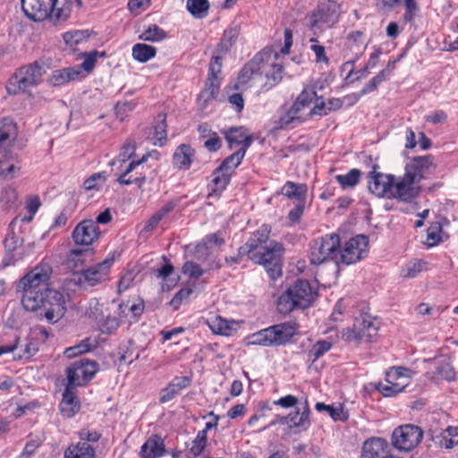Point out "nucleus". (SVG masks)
<instances>
[{"label": "nucleus", "instance_id": "48", "mask_svg": "<svg viewBox=\"0 0 458 458\" xmlns=\"http://www.w3.org/2000/svg\"><path fill=\"white\" fill-rule=\"evenodd\" d=\"M208 325L210 329L215 334L218 335H230L233 329V323H230L229 321L221 317L215 318L208 323Z\"/></svg>", "mask_w": 458, "mask_h": 458}, {"label": "nucleus", "instance_id": "5", "mask_svg": "<svg viewBox=\"0 0 458 458\" xmlns=\"http://www.w3.org/2000/svg\"><path fill=\"white\" fill-rule=\"evenodd\" d=\"M339 247L340 236L336 233L327 234L315 240L310 245V263L320 265L333 261L337 266Z\"/></svg>", "mask_w": 458, "mask_h": 458}, {"label": "nucleus", "instance_id": "50", "mask_svg": "<svg viewBox=\"0 0 458 458\" xmlns=\"http://www.w3.org/2000/svg\"><path fill=\"white\" fill-rule=\"evenodd\" d=\"M248 339L250 344L273 346L271 340V332L269 331L268 327L250 335L248 337Z\"/></svg>", "mask_w": 458, "mask_h": 458}, {"label": "nucleus", "instance_id": "45", "mask_svg": "<svg viewBox=\"0 0 458 458\" xmlns=\"http://www.w3.org/2000/svg\"><path fill=\"white\" fill-rule=\"evenodd\" d=\"M243 157L244 150L235 151L222 162V164L218 166L219 170H224L225 173H229L230 175H232L234 169H236L241 165Z\"/></svg>", "mask_w": 458, "mask_h": 458}, {"label": "nucleus", "instance_id": "2", "mask_svg": "<svg viewBox=\"0 0 458 458\" xmlns=\"http://www.w3.org/2000/svg\"><path fill=\"white\" fill-rule=\"evenodd\" d=\"M81 7V0H21L24 14L31 21L47 19L54 23L65 21L71 14L73 4Z\"/></svg>", "mask_w": 458, "mask_h": 458}, {"label": "nucleus", "instance_id": "12", "mask_svg": "<svg viewBox=\"0 0 458 458\" xmlns=\"http://www.w3.org/2000/svg\"><path fill=\"white\" fill-rule=\"evenodd\" d=\"M410 369L402 367L393 368L386 372L387 384L378 383L377 389L386 397L401 393L410 384Z\"/></svg>", "mask_w": 458, "mask_h": 458}, {"label": "nucleus", "instance_id": "37", "mask_svg": "<svg viewBox=\"0 0 458 458\" xmlns=\"http://www.w3.org/2000/svg\"><path fill=\"white\" fill-rule=\"evenodd\" d=\"M232 175L229 173H225L224 170H219L217 167L212 174V181L209 187L211 188V194L221 193L228 185Z\"/></svg>", "mask_w": 458, "mask_h": 458}, {"label": "nucleus", "instance_id": "40", "mask_svg": "<svg viewBox=\"0 0 458 458\" xmlns=\"http://www.w3.org/2000/svg\"><path fill=\"white\" fill-rule=\"evenodd\" d=\"M360 176V170L352 168L346 174L335 175V179L340 184V186L345 190L355 187L359 183Z\"/></svg>", "mask_w": 458, "mask_h": 458}, {"label": "nucleus", "instance_id": "3", "mask_svg": "<svg viewBox=\"0 0 458 458\" xmlns=\"http://www.w3.org/2000/svg\"><path fill=\"white\" fill-rule=\"evenodd\" d=\"M316 292L307 280H298L288 288L277 301V310L287 314L294 309H307L316 297Z\"/></svg>", "mask_w": 458, "mask_h": 458}, {"label": "nucleus", "instance_id": "27", "mask_svg": "<svg viewBox=\"0 0 458 458\" xmlns=\"http://www.w3.org/2000/svg\"><path fill=\"white\" fill-rule=\"evenodd\" d=\"M194 156L195 150L191 145L181 144L173 155L174 165L181 170H187L191 167Z\"/></svg>", "mask_w": 458, "mask_h": 458}, {"label": "nucleus", "instance_id": "38", "mask_svg": "<svg viewBox=\"0 0 458 458\" xmlns=\"http://www.w3.org/2000/svg\"><path fill=\"white\" fill-rule=\"evenodd\" d=\"M132 57L140 63H146L157 55V48L153 46L137 43L132 47Z\"/></svg>", "mask_w": 458, "mask_h": 458}, {"label": "nucleus", "instance_id": "22", "mask_svg": "<svg viewBox=\"0 0 458 458\" xmlns=\"http://www.w3.org/2000/svg\"><path fill=\"white\" fill-rule=\"evenodd\" d=\"M388 454V442L381 437H371L363 443L360 458H385Z\"/></svg>", "mask_w": 458, "mask_h": 458}, {"label": "nucleus", "instance_id": "24", "mask_svg": "<svg viewBox=\"0 0 458 458\" xmlns=\"http://www.w3.org/2000/svg\"><path fill=\"white\" fill-rule=\"evenodd\" d=\"M164 439L158 435L150 436L141 445L140 458H160L166 454Z\"/></svg>", "mask_w": 458, "mask_h": 458}, {"label": "nucleus", "instance_id": "57", "mask_svg": "<svg viewBox=\"0 0 458 458\" xmlns=\"http://www.w3.org/2000/svg\"><path fill=\"white\" fill-rule=\"evenodd\" d=\"M106 180L105 173H96L84 181L83 187L86 191L99 190Z\"/></svg>", "mask_w": 458, "mask_h": 458}, {"label": "nucleus", "instance_id": "31", "mask_svg": "<svg viewBox=\"0 0 458 458\" xmlns=\"http://www.w3.org/2000/svg\"><path fill=\"white\" fill-rule=\"evenodd\" d=\"M81 72L78 68L68 67L53 72L50 82L54 86H61L72 81H75L81 76Z\"/></svg>", "mask_w": 458, "mask_h": 458}, {"label": "nucleus", "instance_id": "36", "mask_svg": "<svg viewBox=\"0 0 458 458\" xmlns=\"http://www.w3.org/2000/svg\"><path fill=\"white\" fill-rule=\"evenodd\" d=\"M225 241L219 233L209 234L205 237L202 243L196 247L195 257L198 260H206L208 256V243H215L217 246L224 244Z\"/></svg>", "mask_w": 458, "mask_h": 458}, {"label": "nucleus", "instance_id": "17", "mask_svg": "<svg viewBox=\"0 0 458 458\" xmlns=\"http://www.w3.org/2000/svg\"><path fill=\"white\" fill-rule=\"evenodd\" d=\"M378 166H373V170L368 174L369 191L377 198H386L390 199V191L393 186L394 175L377 172Z\"/></svg>", "mask_w": 458, "mask_h": 458}, {"label": "nucleus", "instance_id": "35", "mask_svg": "<svg viewBox=\"0 0 458 458\" xmlns=\"http://www.w3.org/2000/svg\"><path fill=\"white\" fill-rule=\"evenodd\" d=\"M309 415L310 407L308 401H306L301 411L300 409H298L293 413L288 414L289 428H302L303 429H307L310 425Z\"/></svg>", "mask_w": 458, "mask_h": 458}, {"label": "nucleus", "instance_id": "64", "mask_svg": "<svg viewBox=\"0 0 458 458\" xmlns=\"http://www.w3.org/2000/svg\"><path fill=\"white\" fill-rule=\"evenodd\" d=\"M182 271L184 274L189 275L190 277L194 279L199 278L204 273V270L198 264L192 261H187L182 267Z\"/></svg>", "mask_w": 458, "mask_h": 458}, {"label": "nucleus", "instance_id": "34", "mask_svg": "<svg viewBox=\"0 0 458 458\" xmlns=\"http://www.w3.org/2000/svg\"><path fill=\"white\" fill-rule=\"evenodd\" d=\"M281 193L288 199H296L298 202L305 201L307 185L288 181L282 187Z\"/></svg>", "mask_w": 458, "mask_h": 458}, {"label": "nucleus", "instance_id": "11", "mask_svg": "<svg viewBox=\"0 0 458 458\" xmlns=\"http://www.w3.org/2000/svg\"><path fill=\"white\" fill-rule=\"evenodd\" d=\"M423 431L418 426L407 424L395 428L392 434V444L400 451H411L421 441Z\"/></svg>", "mask_w": 458, "mask_h": 458}, {"label": "nucleus", "instance_id": "8", "mask_svg": "<svg viewBox=\"0 0 458 458\" xmlns=\"http://www.w3.org/2000/svg\"><path fill=\"white\" fill-rule=\"evenodd\" d=\"M98 370L95 360L81 359L74 361L66 369L67 386L76 388L88 384Z\"/></svg>", "mask_w": 458, "mask_h": 458}, {"label": "nucleus", "instance_id": "33", "mask_svg": "<svg viewBox=\"0 0 458 458\" xmlns=\"http://www.w3.org/2000/svg\"><path fill=\"white\" fill-rule=\"evenodd\" d=\"M64 458H96L95 449L86 442L71 445L64 452Z\"/></svg>", "mask_w": 458, "mask_h": 458}, {"label": "nucleus", "instance_id": "15", "mask_svg": "<svg viewBox=\"0 0 458 458\" xmlns=\"http://www.w3.org/2000/svg\"><path fill=\"white\" fill-rule=\"evenodd\" d=\"M420 187L411 179L409 174L394 176L390 191V199L400 202L411 203L420 194Z\"/></svg>", "mask_w": 458, "mask_h": 458}, {"label": "nucleus", "instance_id": "55", "mask_svg": "<svg viewBox=\"0 0 458 458\" xmlns=\"http://www.w3.org/2000/svg\"><path fill=\"white\" fill-rule=\"evenodd\" d=\"M425 264L421 260H411L402 268L401 276L403 278L416 277L422 271Z\"/></svg>", "mask_w": 458, "mask_h": 458}, {"label": "nucleus", "instance_id": "46", "mask_svg": "<svg viewBox=\"0 0 458 458\" xmlns=\"http://www.w3.org/2000/svg\"><path fill=\"white\" fill-rule=\"evenodd\" d=\"M20 169L17 163L13 162V157H5L0 160V176L4 179H13Z\"/></svg>", "mask_w": 458, "mask_h": 458}, {"label": "nucleus", "instance_id": "39", "mask_svg": "<svg viewBox=\"0 0 458 458\" xmlns=\"http://www.w3.org/2000/svg\"><path fill=\"white\" fill-rule=\"evenodd\" d=\"M315 409L318 411H327L334 420L345 421L348 420V412L344 411L342 404L327 405L324 403H317Z\"/></svg>", "mask_w": 458, "mask_h": 458}, {"label": "nucleus", "instance_id": "20", "mask_svg": "<svg viewBox=\"0 0 458 458\" xmlns=\"http://www.w3.org/2000/svg\"><path fill=\"white\" fill-rule=\"evenodd\" d=\"M271 228L267 225H262L257 231L252 233L246 243L239 249L240 253H246L248 258L251 254L262 250L267 244Z\"/></svg>", "mask_w": 458, "mask_h": 458}, {"label": "nucleus", "instance_id": "19", "mask_svg": "<svg viewBox=\"0 0 458 458\" xmlns=\"http://www.w3.org/2000/svg\"><path fill=\"white\" fill-rule=\"evenodd\" d=\"M433 168L430 156L417 157L406 164L404 174H409L412 181L419 183L427 174L431 173Z\"/></svg>", "mask_w": 458, "mask_h": 458}, {"label": "nucleus", "instance_id": "54", "mask_svg": "<svg viewBox=\"0 0 458 458\" xmlns=\"http://www.w3.org/2000/svg\"><path fill=\"white\" fill-rule=\"evenodd\" d=\"M441 445L446 449L458 445V427L449 426L442 434Z\"/></svg>", "mask_w": 458, "mask_h": 458}, {"label": "nucleus", "instance_id": "10", "mask_svg": "<svg viewBox=\"0 0 458 458\" xmlns=\"http://www.w3.org/2000/svg\"><path fill=\"white\" fill-rule=\"evenodd\" d=\"M341 4L335 0L320 2L310 15V28L315 30L320 25L332 28L339 21Z\"/></svg>", "mask_w": 458, "mask_h": 458}, {"label": "nucleus", "instance_id": "61", "mask_svg": "<svg viewBox=\"0 0 458 458\" xmlns=\"http://www.w3.org/2000/svg\"><path fill=\"white\" fill-rule=\"evenodd\" d=\"M310 42L312 43L310 46V49L314 52L316 55V62L328 64L329 59L326 55L325 47L318 44V40L316 38H311L310 39Z\"/></svg>", "mask_w": 458, "mask_h": 458}, {"label": "nucleus", "instance_id": "14", "mask_svg": "<svg viewBox=\"0 0 458 458\" xmlns=\"http://www.w3.org/2000/svg\"><path fill=\"white\" fill-rule=\"evenodd\" d=\"M52 268L47 264H40L26 274L20 281L19 288L22 291H48L53 290L47 286Z\"/></svg>", "mask_w": 458, "mask_h": 458}, {"label": "nucleus", "instance_id": "9", "mask_svg": "<svg viewBox=\"0 0 458 458\" xmlns=\"http://www.w3.org/2000/svg\"><path fill=\"white\" fill-rule=\"evenodd\" d=\"M369 248V239L363 234L356 235L347 241L338 250V267L341 264L352 265L363 259Z\"/></svg>", "mask_w": 458, "mask_h": 458}, {"label": "nucleus", "instance_id": "58", "mask_svg": "<svg viewBox=\"0 0 458 458\" xmlns=\"http://www.w3.org/2000/svg\"><path fill=\"white\" fill-rule=\"evenodd\" d=\"M442 225L438 222L432 223L427 230V244L430 247L437 245L440 241Z\"/></svg>", "mask_w": 458, "mask_h": 458}, {"label": "nucleus", "instance_id": "29", "mask_svg": "<svg viewBox=\"0 0 458 458\" xmlns=\"http://www.w3.org/2000/svg\"><path fill=\"white\" fill-rule=\"evenodd\" d=\"M241 33V27L238 24L229 26L225 31L217 45L216 50L220 54L228 53L235 46Z\"/></svg>", "mask_w": 458, "mask_h": 458}, {"label": "nucleus", "instance_id": "43", "mask_svg": "<svg viewBox=\"0 0 458 458\" xmlns=\"http://www.w3.org/2000/svg\"><path fill=\"white\" fill-rule=\"evenodd\" d=\"M187 10L193 17L202 19L208 15L209 3L208 0H187Z\"/></svg>", "mask_w": 458, "mask_h": 458}, {"label": "nucleus", "instance_id": "23", "mask_svg": "<svg viewBox=\"0 0 458 458\" xmlns=\"http://www.w3.org/2000/svg\"><path fill=\"white\" fill-rule=\"evenodd\" d=\"M261 55H256L241 70L238 76L236 89H243L250 81H260L259 62Z\"/></svg>", "mask_w": 458, "mask_h": 458}, {"label": "nucleus", "instance_id": "6", "mask_svg": "<svg viewBox=\"0 0 458 458\" xmlns=\"http://www.w3.org/2000/svg\"><path fill=\"white\" fill-rule=\"evenodd\" d=\"M377 321L368 313H361L354 318L352 327L343 330L342 338L346 342H371L377 334Z\"/></svg>", "mask_w": 458, "mask_h": 458}, {"label": "nucleus", "instance_id": "44", "mask_svg": "<svg viewBox=\"0 0 458 458\" xmlns=\"http://www.w3.org/2000/svg\"><path fill=\"white\" fill-rule=\"evenodd\" d=\"M90 252L89 250L74 249L70 250L67 256V265L72 269H79L83 266L86 257L89 256Z\"/></svg>", "mask_w": 458, "mask_h": 458}, {"label": "nucleus", "instance_id": "56", "mask_svg": "<svg viewBox=\"0 0 458 458\" xmlns=\"http://www.w3.org/2000/svg\"><path fill=\"white\" fill-rule=\"evenodd\" d=\"M246 133V129L242 127L231 128L229 131H227L225 132V139L229 144L230 148L232 149L233 145H240L244 140Z\"/></svg>", "mask_w": 458, "mask_h": 458}, {"label": "nucleus", "instance_id": "28", "mask_svg": "<svg viewBox=\"0 0 458 458\" xmlns=\"http://www.w3.org/2000/svg\"><path fill=\"white\" fill-rule=\"evenodd\" d=\"M18 129L16 123L10 118L0 120V148L10 147L16 140Z\"/></svg>", "mask_w": 458, "mask_h": 458}, {"label": "nucleus", "instance_id": "16", "mask_svg": "<svg viewBox=\"0 0 458 458\" xmlns=\"http://www.w3.org/2000/svg\"><path fill=\"white\" fill-rule=\"evenodd\" d=\"M112 263L113 261L111 259H105L88 268H82L81 271L78 273L79 283L81 284L95 286L107 281L109 279Z\"/></svg>", "mask_w": 458, "mask_h": 458}, {"label": "nucleus", "instance_id": "18", "mask_svg": "<svg viewBox=\"0 0 458 458\" xmlns=\"http://www.w3.org/2000/svg\"><path fill=\"white\" fill-rule=\"evenodd\" d=\"M100 235V230L96 222L86 219L80 222L72 231V239L77 245L89 246L94 243Z\"/></svg>", "mask_w": 458, "mask_h": 458}, {"label": "nucleus", "instance_id": "25", "mask_svg": "<svg viewBox=\"0 0 458 458\" xmlns=\"http://www.w3.org/2000/svg\"><path fill=\"white\" fill-rule=\"evenodd\" d=\"M221 78L219 76H208L205 88L199 93L198 104L201 109L208 106V103L215 99L219 92Z\"/></svg>", "mask_w": 458, "mask_h": 458}, {"label": "nucleus", "instance_id": "53", "mask_svg": "<svg viewBox=\"0 0 458 458\" xmlns=\"http://www.w3.org/2000/svg\"><path fill=\"white\" fill-rule=\"evenodd\" d=\"M332 347V344L327 340L318 341L311 349L309 351L308 356L309 359L312 360V362L316 361L321 356H323L327 352H328Z\"/></svg>", "mask_w": 458, "mask_h": 458}, {"label": "nucleus", "instance_id": "21", "mask_svg": "<svg viewBox=\"0 0 458 458\" xmlns=\"http://www.w3.org/2000/svg\"><path fill=\"white\" fill-rule=\"evenodd\" d=\"M271 332L273 346L284 345L289 343L297 332L295 322L289 321L268 327Z\"/></svg>", "mask_w": 458, "mask_h": 458}, {"label": "nucleus", "instance_id": "1", "mask_svg": "<svg viewBox=\"0 0 458 458\" xmlns=\"http://www.w3.org/2000/svg\"><path fill=\"white\" fill-rule=\"evenodd\" d=\"M21 303L25 310L30 311L42 310L44 316L50 323L57 322L65 312V301L62 293L57 290L48 291H22Z\"/></svg>", "mask_w": 458, "mask_h": 458}, {"label": "nucleus", "instance_id": "49", "mask_svg": "<svg viewBox=\"0 0 458 458\" xmlns=\"http://www.w3.org/2000/svg\"><path fill=\"white\" fill-rule=\"evenodd\" d=\"M157 118H158V121L154 127L155 139L157 140V142H155V144L159 145L161 147L165 143V141L167 140L166 115L165 114H159Z\"/></svg>", "mask_w": 458, "mask_h": 458}, {"label": "nucleus", "instance_id": "60", "mask_svg": "<svg viewBox=\"0 0 458 458\" xmlns=\"http://www.w3.org/2000/svg\"><path fill=\"white\" fill-rule=\"evenodd\" d=\"M148 158V156L147 155H144L141 159L138 160V161H131L127 168L125 169V171L119 176L118 178V182L120 184H123V185H131L132 184V178H126V176L131 173L135 168L136 166L140 165V164L144 163Z\"/></svg>", "mask_w": 458, "mask_h": 458}, {"label": "nucleus", "instance_id": "62", "mask_svg": "<svg viewBox=\"0 0 458 458\" xmlns=\"http://www.w3.org/2000/svg\"><path fill=\"white\" fill-rule=\"evenodd\" d=\"M87 37L88 36H86L85 31L80 30L66 32L63 35V38L66 45H69L71 47L80 44L81 42L85 40Z\"/></svg>", "mask_w": 458, "mask_h": 458}, {"label": "nucleus", "instance_id": "59", "mask_svg": "<svg viewBox=\"0 0 458 458\" xmlns=\"http://www.w3.org/2000/svg\"><path fill=\"white\" fill-rule=\"evenodd\" d=\"M119 355L120 361L126 364H131L135 360H138L140 356L138 352H134L131 341H129L126 345L120 347Z\"/></svg>", "mask_w": 458, "mask_h": 458}, {"label": "nucleus", "instance_id": "52", "mask_svg": "<svg viewBox=\"0 0 458 458\" xmlns=\"http://www.w3.org/2000/svg\"><path fill=\"white\" fill-rule=\"evenodd\" d=\"M207 446L205 431H199L186 455L200 456Z\"/></svg>", "mask_w": 458, "mask_h": 458}, {"label": "nucleus", "instance_id": "42", "mask_svg": "<svg viewBox=\"0 0 458 458\" xmlns=\"http://www.w3.org/2000/svg\"><path fill=\"white\" fill-rule=\"evenodd\" d=\"M96 347V343L90 338L81 340L78 344L68 347L64 351V355L68 358H74L78 355L83 354L91 351Z\"/></svg>", "mask_w": 458, "mask_h": 458}, {"label": "nucleus", "instance_id": "63", "mask_svg": "<svg viewBox=\"0 0 458 458\" xmlns=\"http://www.w3.org/2000/svg\"><path fill=\"white\" fill-rule=\"evenodd\" d=\"M98 56H105V52L99 53L98 51H93L90 53H85L81 67L87 72L92 71Z\"/></svg>", "mask_w": 458, "mask_h": 458}, {"label": "nucleus", "instance_id": "47", "mask_svg": "<svg viewBox=\"0 0 458 458\" xmlns=\"http://www.w3.org/2000/svg\"><path fill=\"white\" fill-rule=\"evenodd\" d=\"M306 120L303 116H299L293 113V110L289 108L280 118L276 121V129L283 130L293 123L301 124Z\"/></svg>", "mask_w": 458, "mask_h": 458}, {"label": "nucleus", "instance_id": "13", "mask_svg": "<svg viewBox=\"0 0 458 458\" xmlns=\"http://www.w3.org/2000/svg\"><path fill=\"white\" fill-rule=\"evenodd\" d=\"M258 55H261V61L259 65L260 81L263 79V76L266 79L261 87L264 90H268L282 81L284 68L282 64L271 62L270 50H264Z\"/></svg>", "mask_w": 458, "mask_h": 458}, {"label": "nucleus", "instance_id": "7", "mask_svg": "<svg viewBox=\"0 0 458 458\" xmlns=\"http://www.w3.org/2000/svg\"><path fill=\"white\" fill-rule=\"evenodd\" d=\"M45 72L43 66L38 63L20 68L10 79L7 90L10 94H17L20 91H25L30 87L38 85L42 81V75Z\"/></svg>", "mask_w": 458, "mask_h": 458}, {"label": "nucleus", "instance_id": "32", "mask_svg": "<svg viewBox=\"0 0 458 458\" xmlns=\"http://www.w3.org/2000/svg\"><path fill=\"white\" fill-rule=\"evenodd\" d=\"M315 98H317L316 90L305 88L290 108L293 110V114L303 116L304 110L310 106Z\"/></svg>", "mask_w": 458, "mask_h": 458}, {"label": "nucleus", "instance_id": "30", "mask_svg": "<svg viewBox=\"0 0 458 458\" xmlns=\"http://www.w3.org/2000/svg\"><path fill=\"white\" fill-rule=\"evenodd\" d=\"M144 301L140 298L128 300L118 307V314L121 317H127L128 312L131 313L133 322H136L144 311ZM131 323L132 320H130Z\"/></svg>", "mask_w": 458, "mask_h": 458}, {"label": "nucleus", "instance_id": "4", "mask_svg": "<svg viewBox=\"0 0 458 458\" xmlns=\"http://www.w3.org/2000/svg\"><path fill=\"white\" fill-rule=\"evenodd\" d=\"M284 246L276 241L269 242L265 247L249 258L253 262L265 267L273 280L282 275V256Z\"/></svg>", "mask_w": 458, "mask_h": 458}, {"label": "nucleus", "instance_id": "41", "mask_svg": "<svg viewBox=\"0 0 458 458\" xmlns=\"http://www.w3.org/2000/svg\"><path fill=\"white\" fill-rule=\"evenodd\" d=\"M167 37L166 32L157 24L148 25L139 36L143 41L159 42Z\"/></svg>", "mask_w": 458, "mask_h": 458}, {"label": "nucleus", "instance_id": "26", "mask_svg": "<svg viewBox=\"0 0 458 458\" xmlns=\"http://www.w3.org/2000/svg\"><path fill=\"white\" fill-rule=\"evenodd\" d=\"M74 388H69L67 386L63 394V399L60 403V412L64 418H72L80 410V401L73 392Z\"/></svg>", "mask_w": 458, "mask_h": 458}, {"label": "nucleus", "instance_id": "51", "mask_svg": "<svg viewBox=\"0 0 458 458\" xmlns=\"http://www.w3.org/2000/svg\"><path fill=\"white\" fill-rule=\"evenodd\" d=\"M98 325L103 334H112L119 327L120 321L115 316L108 314L106 317L103 315Z\"/></svg>", "mask_w": 458, "mask_h": 458}]
</instances>
